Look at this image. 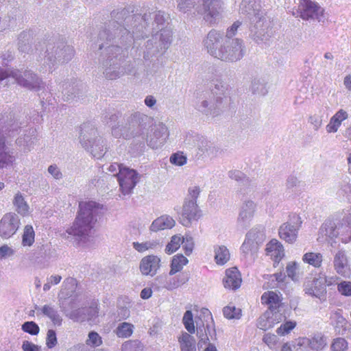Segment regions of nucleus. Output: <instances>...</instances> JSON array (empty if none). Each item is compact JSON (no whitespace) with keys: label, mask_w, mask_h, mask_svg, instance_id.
Returning <instances> with one entry per match:
<instances>
[{"label":"nucleus","mask_w":351,"mask_h":351,"mask_svg":"<svg viewBox=\"0 0 351 351\" xmlns=\"http://www.w3.org/2000/svg\"><path fill=\"white\" fill-rule=\"evenodd\" d=\"M79 207L78 215L68 232L75 236L87 235L96 221L94 220L93 213L97 204L95 202H80Z\"/></svg>","instance_id":"obj_1"},{"label":"nucleus","mask_w":351,"mask_h":351,"mask_svg":"<svg viewBox=\"0 0 351 351\" xmlns=\"http://www.w3.org/2000/svg\"><path fill=\"white\" fill-rule=\"evenodd\" d=\"M221 38L220 34L217 32L215 30L210 31L207 38L205 40V45L208 49V51L215 57L223 60H230V61H236L239 60L243 56V49L241 41L237 40V45L235 47L234 50H232V53H229L228 56L224 54V53L219 50L218 52L215 49V44H217L219 41V38Z\"/></svg>","instance_id":"obj_2"},{"label":"nucleus","mask_w":351,"mask_h":351,"mask_svg":"<svg viewBox=\"0 0 351 351\" xmlns=\"http://www.w3.org/2000/svg\"><path fill=\"white\" fill-rule=\"evenodd\" d=\"M119 173L117 174L120 191L123 195L130 194L138 182V173L136 171L123 165H117Z\"/></svg>","instance_id":"obj_3"},{"label":"nucleus","mask_w":351,"mask_h":351,"mask_svg":"<svg viewBox=\"0 0 351 351\" xmlns=\"http://www.w3.org/2000/svg\"><path fill=\"white\" fill-rule=\"evenodd\" d=\"M20 225V220L14 213H6L0 221V236L9 239L15 234Z\"/></svg>","instance_id":"obj_4"},{"label":"nucleus","mask_w":351,"mask_h":351,"mask_svg":"<svg viewBox=\"0 0 351 351\" xmlns=\"http://www.w3.org/2000/svg\"><path fill=\"white\" fill-rule=\"evenodd\" d=\"M299 8L300 17L304 20L319 19V17L324 14V10L311 0H300Z\"/></svg>","instance_id":"obj_5"},{"label":"nucleus","mask_w":351,"mask_h":351,"mask_svg":"<svg viewBox=\"0 0 351 351\" xmlns=\"http://www.w3.org/2000/svg\"><path fill=\"white\" fill-rule=\"evenodd\" d=\"M201 217V212L198 208L197 202L194 200L186 199L183 205L181 223L184 226H189L193 221L197 220Z\"/></svg>","instance_id":"obj_6"},{"label":"nucleus","mask_w":351,"mask_h":351,"mask_svg":"<svg viewBox=\"0 0 351 351\" xmlns=\"http://www.w3.org/2000/svg\"><path fill=\"white\" fill-rule=\"evenodd\" d=\"M282 296L280 293L274 291H267L261 295V300L263 305H266L271 313H278L283 306Z\"/></svg>","instance_id":"obj_7"},{"label":"nucleus","mask_w":351,"mask_h":351,"mask_svg":"<svg viewBox=\"0 0 351 351\" xmlns=\"http://www.w3.org/2000/svg\"><path fill=\"white\" fill-rule=\"evenodd\" d=\"M161 260L155 255H147L143 257L139 265V269L143 275L154 276L160 267Z\"/></svg>","instance_id":"obj_8"},{"label":"nucleus","mask_w":351,"mask_h":351,"mask_svg":"<svg viewBox=\"0 0 351 351\" xmlns=\"http://www.w3.org/2000/svg\"><path fill=\"white\" fill-rule=\"evenodd\" d=\"M241 274L237 267H233L226 270V276L223 280L225 288L236 290L241 287Z\"/></svg>","instance_id":"obj_9"},{"label":"nucleus","mask_w":351,"mask_h":351,"mask_svg":"<svg viewBox=\"0 0 351 351\" xmlns=\"http://www.w3.org/2000/svg\"><path fill=\"white\" fill-rule=\"evenodd\" d=\"M306 293L321 298L326 296V289L322 278H315L308 282L305 287Z\"/></svg>","instance_id":"obj_10"},{"label":"nucleus","mask_w":351,"mask_h":351,"mask_svg":"<svg viewBox=\"0 0 351 351\" xmlns=\"http://www.w3.org/2000/svg\"><path fill=\"white\" fill-rule=\"evenodd\" d=\"M204 19L212 23L213 19L219 15L221 3L219 0H203Z\"/></svg>","instance_id":"obj_11"},{"label":"nucleus","mask_w":351,"mask_h":351,"mask_svg":"<svg viewBox=\"0 0 351 351\" xmlns=\"http://www.w3.org/2000/svg\"><path fill=\"white\" fill-rule=\"evenodd\" d=\"M266 254L270 256L276 263L279 261L284 256V248L282 245L276 239H271L266 245Z\"/></svg>","instance_id":"obj_12"},{"label":"nucleus","mask_w":351,"mask_h":351,"mask_svg":"<svg viewBox=\"0 0 351 351\" xmlns=\"http://www.w3.org/2000/svg\"><path fill=\"white\" fill-rule=\"evenodd\" d=\"M274 313H275L266 311L263 315H261L258 320V328L265 331L273 328L276 324L280 322L281 317H277Z\"/></svg>","instance_id":"obj_13"},{"label":"nucleus","mask_w":351,"mask_h":351,"mask_svg":"<svg viewBox=\"0 0 351 351\" xmlns=\"http://www.w3.org/2000/svg\"><path fill=\"white\" fill-rule=\"evenodd\" d=\"M348 117V113L343 109L338 110L330 119L326 125V131L328 133L336 132L340 127L343 121Z\"/></svg>","instance_id":"obj_14"},{"label":"nucleus","mask_w":351,"mask_h":351,"mask_svg":"<svg viewBox=\"0 0 351 351\" xmlns=\"http://www.w3.org/2000/svg\"><path fill=\"white\" fill-rule=\"evenodd\" d=\"M334 268L338 274L346 276L348 264V258L343 251L340 250L335 255Z\"/></svg>","instance_id":"obj_15"},{"label":"nucleus","mask_w":351,"mask_h":351,"mask_svg":"<svg viewBox=\"0 0 351 351\" xmlns=\"http://www.w3.org/2000/svg\"><path fill=\"white\" fill-rule=\"evenodd\" d=\"M278 234L281 239L292 243L297 239V229L289 223H284L280 227Z\"/></svg>","instance_id":"obj_16"},{"label":"nucleus","mask_w":351,"mask_h":351,"mask_svg":"<svg viewBox=\"0 0 351 351\" xmlns=\"http://www.w3.org/2000/svg\"><path fill=\"white\" fill-rule=\"evenodd\" d=\"M189 263V260L182 254H177L172 257L169 274L173 276L182 270Z\"/></svg>","instance_id":"obj_17"},{"label":"nucleus","mask_w":351,"mask_h":351,"mask_svg":"<svg viewBox=\"0 0 351 351\" xmlns=\"http://www.w3.org/2000/svg\"><path fill=\"white\" fill-rule=\"evenodd\" d=\"M174 225L175 221L172 217L167 215L161 216L152 222L151 230L157 232L160 230L171 228Z\"/></svg>","instance_id":"obj_18"},{"label":"nucleus","mask_w":351,"mask_h":351,"mask_svg":"<svg viewBox=\"0 0 351 351\" xmlns=\"http://www.w3.org/2000/svg\"><path fill=\"white\" fill-rule=\"evenodd\" d=\"M181 351H196L195 340L190 334L184 332L178 338Z\"/></svg>","instance_id":"obj_19"},{"label":"nucleus","mask_w":351,"mask_h":351,"mask_svg":"<svg viewBox=\"0 0 351 351\" xmlns=\"http://www.w3.org/2000/svg\"><path fill=\"white\" fill-rule=\"evenodd\" d=\"M230 252L226 246L221 245L215 248V261L219 265H225L230 260Z\"/></svg>","instance_id":"obj_20"},{"label":"nucleus","mask_w":351,"mask_h":351,"mask_svg":"<svg viewBox=\"0 0 351 351\" xmlns=\"http://www.w3.org/2000/svg\"><path fill=\"white\" fill-rule=\"evenodd\" d=\"M302 261L315 268H319L323 262V256L321 253L306 252L302 257Z\"/></svg>","instance_id":"obj_21"},{"label":"nucleus","mask_w":351,"mask_h":351,"mask_svg":"<svg viewBox=\"0 0 351 351\" xmlns=\"http://www.w3.org/2000/svg\"><path fill=\"white\" fill-rule=\"evenodd\" d=\"M326 345V337L321 333L316 334L308 339V346L312 350H322Z\"/></svg>","instance_id":"obj_22"},{"label":"nucleus","mask_w":351,"mask_h":351,"mask_svg":"<svg viewBox=\"0 0 351 351\" xmlns=\"http://www.w3.org/2000/svg\"><path fill=\"white\" fill-rule=\"evenodd\" d=\"M5 144L4 138L0 136V168L10 165L14 161V157L5 152Z\"/></svg>","instance_id":"obj_23"},{"label":"nucleus","mask_w":351,"mask_h":351,"mask_svg":"<svg viewBox=\"0 0 351 351\" xmlns=\"http://www.w3.org/2000/svg\"><path fill=\"white\" fill-rule=\"evenodd\" d=\"M34 240L35 232L32 226H25L22 236V245L23 246H31L34 243Z\"/></svg>","instance_id":"obj_24"},{"label":"nucleus","mask_w":351,"mask_h":351,"mask_svg":"<svg viewBox=\"0 0 351 351\" xmlns=\"http://www.w3.org/2000/svg\"><path fill=\"white\" fill-rule=\"evenodd\" d=\"M184 241V237L174 235L171 237L170 242L166 245L165 252L171 254L178 250L182 243Z\"/></svg>","instance_id":"obj_25"},{"label":"nucleus","mask_w":351,"mask_h":351,"mask_svg":"<svg viewBox=\"0 0 351 351\" xmlns=\"http://www.w3.org/2000/svg\"><path fill=\"white\" fill-rule=\"evenodd\" d=\"M13 203L16 208V211L19 214L26 215L28 213L29 206L20 193L16 195Z\"/></svg>","instance_id":"obj_26"},{"label":"nucleus","mask_w":351,"mask_h":351,"mask_svg":"<svg viewBox=\"0 0 351 351\" xmlns=\"http://www.w3.org/2000/svg\"><path fill=\"white\" fill-rule=\"evenodd\" d=\"M134 326L128 322H123L117 327L116 334L119 337L127 338L132 335Z\"/></svg>","instance_id":"obj_27"},{"label":"nucleus","mask_w":351,"mask_h":351,"mask_svg":"<svg viewBox=\"0 0 351 351\" xmlns=\"http://www.w3.org/2000/svg\"><path fill=\"white\" fill-rule=\"evenodd\" d=\"M348 342L343 337H336L332 339L330 344L331 351H348Z\"/></svg>","instance_id":"obj_28"},{"label":"nucleus","mask_w":351,"mask_h":351,"mask_svg":"<svg viewBox=\"0 0 351 351\" xmlns=\"http://www.w3.org/2000/svg\"><path fill=\"white\" fill-rule=\"evenodd\" d=\"M25 77H26L25 79L23 77L16 78L18 84H19L21 86L28 87L29 88H34V84L36 82L37 80L36 75L29 72H26L25 73Z\"/></svg>","instance_id":"obj_29"},{"label":"nucleus","mask_w":351,"mask_h":351,"mask_svg":"<svg viewBox=\"0 0 351 351\" xmlns=\"http://www.w3.org/2000/svg\"><path fill=\"white\" fill-rule=\"evenodd\" d=\"M182 322L186 330L189 333L193 334L195 331V329L194 326L193 313L191 311H186L185 312L182 319Z\"/></svg>","instance_id":"obj_30"},{"label":"nucleus","mask_w":351,"mask_h":351,"mask_svg":"<svg viewBox=\"0 0 351 351\" xmlns=\"http://www.w3.org/2000/svg\"><path fill=\"white\" fill-rule=\"evenodd\" d=\"M223 313L227 319H239L241 315V310L234 306H227L223 308Z\"/></svg>","instance_id":"obj_31"},{"label":"nucleus","mask_w":351,"mask_h":351,"mask_svg":"<svg viewBox=\"0 0 351 351\" xmlns=\"http://www.w3.org/2000/svg\"><path fill=\"white\" fill-rule=\"evenodd\" d=\"M296 326V322L293 321H287L281 324L276 330V332L280 336H285L289 334Z\"/></svg>","instance_id":"obj_32"},{"label":"nucleus","mask_w":351,"mask_h":351,"mask_svg":"<svg viewBox=\"0 0 351 351\" xmlns=\"http://www.w3.org/2000/svg\"><path fill=\"white\" fill-rule=\"evenodd\" d=\"M186 281L187 278H184L183 276L173 277L169 280L165 287L167 289H176L184 285Z\"/></svg>","instance_id":"obj_33"},{"label":"nucleus","mask_w":351,"mask_h":351,"mask_svg":"<svg viewBox=\"0 0 351 351\" xmlns=\"http://www.w3.org/2000/svg\"><path fill=\"white\" fill-rule=\"evenodd\" d=\"M170 162L177 166H182L186 163L187 158L184 153L178 152L173 154L170 157Z\"/></svg>","instance_id":"obj_34"},{"label":"nucleus","mask_w":351,"mask_h":351,"mask_svg":"<svg viewBox=\"0 0 351 351\" xmlns=\"http://www.w3.org/2000/svg\"><path fill=\"white\" fill-rule=\"evenodd\" d=\"M22 329L24 332L32 335H36L39 332L38 326L34 322H26L22 325Z\"/></svg>","instance_id":"obj_35"},{"label":"nucleus","mask_w":351,"mask_h":351,"mask_svg":"<svg viewBox=\"0 0 351 351\" xmlns=\"http://www.w3.org/2000/svg\"><path fill=\"white\" fill-rule=\"evenodd\" d=\"M337 291L342 295L351 296V282L350 281H342L337 284Z\"/></svg>","instance_id":"obj_36"},{"label":"nucleus","mask_w":351,"mask_h":351,"mask_svg":"<svg viewBox=\"0 0 351 351\" xmlns=\"http://www.w3.org/2000/svg\"><path fill=\"white\" fill-rule=\"evenodd\" d=\"M102 343L101 337L96 332H90L88 334V339L86 340V344L93 346H99Z\"/></svg>","instance_id":"obj_37"},{"label":"nucleus","mask_w":351,"mask_h":351,"mask_svg":"<svg viewBox=\"0 0 351 351\" xmlns=\"http://www.w3.org/2000/svg\"><path fill=\"white\" fill-rule=\"evenodd\" d=\"M298 265L295 262L289 263L287 266V273L289 278L293 280L298 279Z\"/></svg>","instance_id":"obj_38"},{"label":"nucleus","mask_w":351,"mask_h":351,"mask_svg":"<svg viewBox=\"0 0 351 351\" xmlns=\"http://www.w3.org/2000/svg\"><path fill=\"white\" fill-rule=\"evenodd\" d=\"M141 348V342L138 341H128L122 345V351H136L137 348Z\"/></svg>","instance_id":"obj_39"},{"label":"nucleus","mask_w":351,"mask_h":351,"mask_svg":"<svg viewBox=\"0 0 351 351\" xmlns=\"http://www.w3.org/2000/svg\"><path fill=\"white\" fill-rule=\"evenodd\" d=\"M57 343L56 332L53 330H49L47 334L46 344L49 348H53Z\"/></svg>","instance_id":"obj_40"},{"label":"nucleus","mask_w":351,"mask_h":351,"mask_svg":"<svg viewBox=\"0 0 351 351\" xmlns=\"http://www.w3.org/2000/svg\"><path fill=\"white\" fill-rule=\"evenodd\" d=\"M263 341L270 348H272L278 343V339L274 334L267 333L263 336Z\"/></svg>","instance_id":"obj_41"},{"label":"nucleus","mask_w":351,"mask_h":351,"mask_svg":"<svg viewBox=\"0 0 351 351\" xmlns=\"http://www.w3.org/2000/svg\"><path fill=\"white\" fill-rule=\"evenodd\" d=\"M133 247L138 252H144L146 250L153 248L154 245L150 242H145L141 243L138 242H134Z\"/></svg>","instance_id":"obj_42"},{"label":"nucleus","mask_w":351,"mask_h":351,"mask_svg":"<svg viewBox=\"0 0 351 351\" xmlns=\"http://www.w3.org/2000/svg\"><path fill=\"white\" fill-rule=\"evenodd\" d=\"M183 243V250L186 254V255H190L193 249L194 243L191 238H184Z\"/></svg>","instance_id":"obj_43"},{"label":"nucleus","mask_w":351,"mask_h":351,"mask_svg":"<svg viewBox=\"0 0 351 351\" xmlns=\"http://www.w3.org/2000/svg\"><path fill=\"white\" fill-rule=\"evenodd\" d=\"M42 311L45 315H46L49 318H51L53 322H55L56 319H58V315L52 307H51L48 305H45L43 307Z\"/></svg>","instance_id":"obj_44"},{"label":"nucleus","mask_w":351,"mask_h":351,"mask_svg":"<svg viewBox=\"0 0 351 351\" xmlns=\"http://www.w3.org/2000/svg\"><path fill=\"white\" fill-rule=\"evenodd\" d=\"M200 189L198 186H193L189 189L188 196L190 200H194L197 202V199L199 195Z\"/></svg>","instance_id":"obj_45"},{"label":"nucleus","mask_w":351,"mask_h":351,"mask_svg":"<svg viewBox=\"0 0 351 351\" xmlns=\"http://www.w3.org/2000/svg\"><path fill=\"white\" fill-rule=\"evenodd\" d=\"M22 348L23 351H39L38 346L28 341H23Z\"/></svg>","instance_id":"obj_46"},{"label":"nucleus","mask_w":351,"mask_h":351,"mask_svg":"<svg viewBox=\"0 0 351 351\" xmlns=\"http://www.w3.org/2000/svg\"><path fill=\"white\" fill-rule=\"evenodd\" d=\"M14 251L12 248L8 247L7 245H2L0 247V257L3 258L13 254Z\"/></svg>","instance_id":"obj_47"},{"label":"nucleus","mask_w":351,"mask_h":351,"mask_svg":"<svg viewBox=\"0 0 351 351\" xmlns=\"http://www.w3.org/2000/svg\"><path fill=\"white\" fill-rule=\"evenodd\" d=\"M99 313L98 304L94 302L89 307L88 315L90 319L97 316Z\"/></svg>","instance_id":"obj_48"},{"label":"nucleus","mask_w":351,"mask_h":351,"mask_svg":"<svg viewBox=\"0 0 351 351\" xmlns=\"http://www.w3.org/2000/svg\"><path fill=\"white\" fill-rule=\"evenodd\" d=\"M48 171L51 173L56 179H59L62 176V173L58 170L56 165H51L48 168Z\"/></svg>","instance_id":"obj_49"},{"label":"nucleus","mask_w":351,"mask_h":351,"mask_svg":"<svg viewBox=\"0 0 351 351\" xmlns=\"http://www.w3.org/2000/svg\"><path fill=\"white\" fill-rule=\"evenodd\" d=\"M240 25H241L240 22H239V21L234 22L232 24V25L229 29H228L227 36L230 37V38L233 36L235 34V33H236L238 27L240 26Z\"/></svg>","instance_id":"obj_50"},{"label":"nucleus","mask_w":351,"mask_h":351,"mask_svg":"<svg viewBox=\"0 0 351 351\" xmlns=\"http://www.w3.org/2000/svg\"><path fill=\"white\" fill-rule=\"evenodd\" d=\"M230 177L232 179H234L235 180L239 181L244 177V174L240 171L234 170L230 172Z\"/></svg>","instance_id":"obj_51"},{"label":"nucleus","mask_w":351,"mask_h":351,"mask_svg":"<svg viewBox=\"0 0 351 351\" xmlns=\"http://www.w3.org/2000/svg\"><path fill=\"white\" fill-rule=\"evenodd\" d=\"M152 291L150 288H145L141 292V297L142 299H148L152 296Z\"/></svg>","instance_id":"obj_52"},{"label":"nucleus","mask_w":351,"mask_h":351,"mask_svg":"<svg viewBox=\"0 0 351 351\" xmlns=\"http://www.w3.org/2000/svg\"><path fill=\"white\" fill-rule=\"evenodd\" d=\"M145 104L148 107H152L156 104V99L152 96H147L145 99Z\"/></svg>","instance_id":"obj_53"},{"label":"nucleus","mask_w":351,"mask_h":351,"mask_svg":"<svg viewBox=\"0 0 351 351\" xmlns=\"http://www.w3.org/2000/svg\"><path fill=\"white\" fill-rule=\"evenodd\" d=\"M271 277H274L278 282H283L285 278V276L282 273L275 274L271 276Z\"/></svg>","instance_id":"obj_54"},{"label":"nucleus","mask_w":351,"mask_h":351,"mask_svg":"<svg viewBox=\"0 0 351 351\" xmlns=\"http://www.w3.org/2000/svg\"><path fill=\"white\" fill-rule=\"evenodd\" d=\"M344 85L347 89L351 90V75H347L344 78Z\"/></svg>","instance_id":"obj_55"},{"label":"nucleus","mask_w":351,"mask_h":351,"mask_svg":"<svg viewBox=\"0 0 351 351\" xmlns=\"http://www.w3.org/2000/svg\"><path fill=\"white\" fill-rule=\"evenodd\" d=\"M61 279L62 277L60 276H51L50 278V282L53 285H57L60 282Z\"/></svg>","instance_id":"obj_56"},{"label":"nucleus","mask_w":351,"mask_h":351,"mask_svg":"<svg viewBox=\"0 0 351 351\" xmlns=\"http://www.w3.org/2000/svg\"><path fill=\"white\" fill-rule=\"evenodd\" d=\"M280 351H293L291 346L289 343L287 342L283 343V345L281 347Z\"/></svg>","instance_id":"obj_57"},{"label":"nucleus","mask_w":351,"mask_h":351,"mask_svg":"<svg viewBox=\"0 0 351 351\" xmlns=\"http://www.w3.org/2000/svg\"><path fill=\"white\" fill-rule=\"evenodd\" d=\"M9 75L6 71L0 69V81L5 79Z\"/></svg>","instance_id":"obj_58"},{"label":"nucleus","mask_w":351,"mask_h":351,"mask_svg":"<svg viewBox=\"0 0 351 351\" xmlns=\"http://www.w3.org/2000/svg\"><path fill=\"white\" fill-rule=\"evenodd\" d=\"M189 1V0H185V1H182L181 3H180L178 4V8H180V10L185 11V10H184V4H186V3H188V1Z\"/></svg>","instance_id":"obj_59"},{"label":"nucleus","mask_w":351,"mask_h":351,"mask_svg":"<svg viewBox=\"0 0 351 351\" xmlns=\"http://www.w3.org/2000/svg\"><path fill=\"white\" fill-rule=\"evenodd\" d=\"M335 315L339 319V322L341 323H344L346 322V319L341 316L339 313H335Z\"/></svg>","instance_id":"obj_60"},{"label":"nucleus","mask_w":351,"mask_h":351,"mask_svg":"<svg viewBox=\"0 0 351 351\" xmlns=\"http://www.w3.org/2000/svg\"><path fill=\"white\" fill-rule=\"evenodd\" d=\"M322 280H323L324 284L325 285L326 287V286H330L332 284V282H331L332 279H330V280H328L327 278L325 277Z\"/></svg>","instance_id":"obj_61"},{"label":"nucleus","mask_w":351,"mask_h":351,"mask_svg":"<svg viewBox=\"0 0 351 351\" xmlns=\"http://www.w3.org/2000/svg\"><path fill=\"white\" fill-rule=\"evenodd\" d=\"M117 165H119V163H114V165H111L110 166V167H109V171H114L116 170V167H118Z\"/></svg>","instance_id":"obj_62"},{"label":"nucleus","mask_w":351,"mask_h":351,"mask_svg":"<svg viewBox=\"0 0 351 351\" xmlns=\"http://www.w3.org/2000/svg\"><path fill=\"white\" fill-rule=\"evenodd\" d=\"M203 313L204 314V316L205 317H210L211 318V313L208 310V309H205L203 312Z\"/></svg>","instance_id":"obj_63"},{"label":"nucleus","mask_w":351,"mask_h":351,"mask_svg":"<svg viewBox=\"0 0 351 351\" xmlns=\"http://www.w3.org/2000/svg\"><path fill=\"white\" fill-rule=\"evenodd\" d=\"M348 160V164H349V170L351 173V154L349 155Z\"/></svg>","instance_id":"obj_64"}]
</instances>
